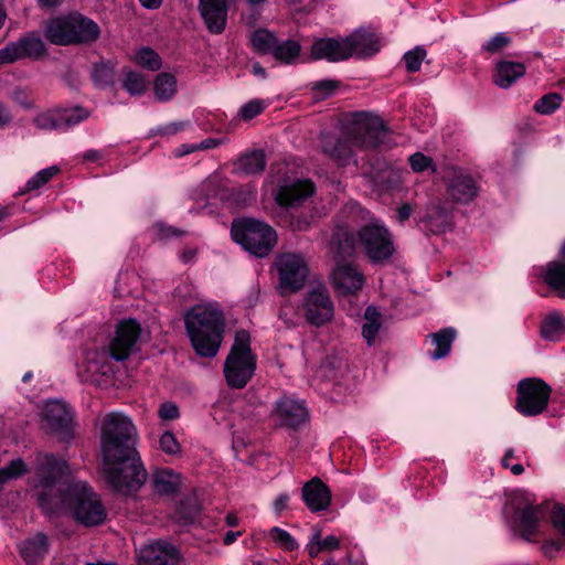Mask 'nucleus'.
Wrapping results in <instances>:
<instances>
[{"instance_id": "obj_26", "label": "nucleus", "mask_w": 565, "mask_h": 565, "mask_svg": "<svg viewBox=\"0 0 565 565\" xmlns=\"http://www.w3.org/2000/svg\"><path fill=\"white\" fill-rule=\"evenodd\" d=\"M49 552V540L43 533L24 540L20 545V555L28 564H35Z\"/></svg>"}, {"instance_id": "obj_45", "label": "nucleus", "mask_w": 565, "mask_h": 565, "mask_svg": "<svg viewBox=\"0 0 565 565\" xmlns=\"http://www.w3.org/2000/svg\"><path fill=\"white\" fill-rule=\"evenodd\" d=\"M136 62L150 71H158L161 67V57L149 47H143L137 52Z\"/></svg>"}, {"instance_id": "obj_12", "label": "nucleus", "mask_w": 565, "mask_h": 565, "mask_svg": "<svg viewBox=\"0 0 565 565\" xmlns=\"http://www.w3.org/2000/svg\"><path fill=\"white\" fill-rule=\"evenodd\" d=\"M36 461L39 486L44 489L42 493L46 492L50 497L57 495L58 490L56 493H53V488L63 477H67L71 473L67 462L53 454L39 455Z\"/></svg>"}, {"instance_id": "obj_53", "label": "nucleus", "mask_w": 565, "mask_h": 565, "mask_svg": "<svg viewBox=\"0 0 565 565\" xmlns=\"http://www.w3.org/2000/svg\"><path fill=\"white\" fill-rule=\"evenodd\" d=\"M20 44L17 42H12L8 44L6 47L0 50V64L12 63L17 60L22 58V53L20 49Z\"/></svg>"}, {"instance_id": "obj_18", "label": "nucleus", "mask_w": 565, "mask_h": 565, "mask_svg": "<svg viewBox=\"0 0 565 565\" xmlns=\"http://www.w3.org/2000/svg\"><path fill=\"white\" fill-rule=\"evenodd\" d=\"M422 230L431 234H443L452 228V211L441 201L431 202L423 216L418 217Z\"/></svg>"}, {"instance_id": "obj_42", "label": "nucleus", "mask_w": 565, "mask_h": 565, "mask_svg": "<svg viewBox=\"0 0 565 565\" xmlns=\"http://www.w3.org/2000/svg\"><path fill=\"white\" fill-rule=\"evenodd\" d=\"M33 122L39 129L43 130L62 129L58 108L36 115L33 119Z\"/></svg>"}, {"instance_id": "obj_44", "label": "nucleus", "mask_w": 565, "mask_h": 565, "mask_svg": "<svg viewBox=\"0 0 565 565\" xmlns=\"http://www.w3.org/2000/svg\"><path fill=\"white\" fill-rule=\"evenodd\" d=\"M269 536L274 543L284 551H295L298 548L297 541L285 530L275 526L269 531Z\"/></svg>"}, {"instance_id": "obj_62", "label": "nucleus", "mask_w": 565, "mask_h": 565, "mask_svg": "<svg viewBox=\"0 0 565 565\" xmlns=\"http://www.w3.org/2000/svg\"><path fill=\"white\" fill-rule=\"evenodd\" d=\"M396 213H397V220L399 222H405L406 220H408L411 217V215L413 213V207L408 203H404L396 210Z\"/></svg>"}, {"instance_id": "obj_29", "label": "nucleus", "mask_w": 565, "mask_h": 565, "mask_svg": "<svg viewBox=\"0 0 565 565\" xmlns=\"http://www.w3.org/2000/svg\"><path fill=\"white\" fill-rule=\"evenodd\" d=\"M235 167L244 174L262 173L266 168V154L263 150L246 152L238 158Z\"/></svg>"}, {"instance_id": "obj_60", "label": "nucleus", "mask_w": 565, "mask_h": 565, "mask_svg": "<svg viewBox=\"0 0 565 565\" xmlns=\"http://www.w3.org/2000/svg\"><path fill=\"white\" fill-rule=\"evenodd\" d=\"M186 124L183 121L170 122L158 128L157 132L161 136H171L183 130Z\"/></svg>"}, {"instance_id": "obj_31", "label": "nucleus", "mask_w": 565, "mask_h": 565, "mask_svg": "<svg viewBox=\"0 0 565 565\" xmlns=\"http://www.w3.org/2000/svg\"><path fill=\"white\" fill-rule=\"evenodd\" d=\"M180 476L170 469H161L153 473L152 483L156 492L172 494L180 486Z\"/></svg>"}, {"instance_id": "obj_8", "label": "nucleus", "mask_w": 565, "mask_h": 565, "mask_svg": "<svg viewBox=\"0 0 565 565\" xmlns=\"http://www.w3.org/2000/svg\"><path fill=\"white\" fill-rule=\"evenodd\" d=\"M231 235L244 249L257 257L267 256L277 243L275 230L268 224L254 218H243L234 222Z\"/></svg>"}, {"instance_id": "obj_39", "label": "nucleus", "mask_w": 565, "mask_h": 565, "mask_svg": "<svg viewBox=\"0 0 565 565\" xmlns=\"http://www.w3.org/2000/svg\"><path fill=\"white\" fill-rule=\"evenodd\" d=\"M255 51L260 54H270L277 43V38L265 29L256 30L250 38Z\"/></svg>"}, {"instance_id": "obj_6", "label": "nucleus", "mask_w": 565, "mask_h": 565, "mask_svg": "<svg viewBox=\"0 0 565 565\" xmlns=\"http://www.w3.org/2000/svg\"><path fill=\"white\" fill-rule=\"evenodd\" d=\"M100 36L99 25L78 11L60 14L47 22L46 40L55 45H90Z\"/></svg>"}, {"instance_id": "obj_38", "label": "nucleus", "mask_w": 565, "mask_h": 565, "mask_svg": "<svg viewBox=\"0 0 565 565\" xmlns=\"http://www.w3.org/2000/svg\"><path fill=\"white\" fill-rule=\"evenodd\" d=\"M58 111L62 129H68L73 126H76L90 116V111L82 106L58 108Z\"/></svg>"}, {"instance_id": "obj_17", "label": "nucleus", "mask_w": 565, "mask_h": 565, "mask_svg": "<svg viewBox=\"0 0 565 565\" xmlns=\"http://www.w3.org/2000/svg\"><path fill=\"white\" fill-rule=\"evenodd\" d=\"M315 192V185L309 180H286L278 188L276 202L286 209H297Z\"/></svg>"}, {"instance_id": "obj_55", "label": "nucleus", "mask_w": 565, "mask_h": 565, "mask_svg": "<svg viewBox=\"0 0 565 565\" xmlns=\"http://www.w3.org/2000/svg\"><path fill=\"white\" fill-rule=\"evenodd\" d=\"M339 86V82L333 79H324L313 84L312 89L320 95L321 98L332 95Z\"/></svg>"}, {"instance_id": "obj_52", "label": "nucleus", "mask_w": 565, "mask_h": 565, "mask_svg": "<svg viewBox=\"0 0 565 565\" xmlns=\"http://www.w3.org/2000/svg\"><path fill=\"white\" fill-rule=\"evenodd\" d=\"M265 109V104L260 99H253L245 105H243L239 109V116L244 120H250L263 113Z\"/></svg>"}, {"instance_id": "obj_10", "label": "nucleus", "mask_w": 565, "mask_h": 565, "mask_svg": "<svg viewBox=\"0 0 565 565\" xmlns=\"http://www.w3.org/2000/svg\"><path fill=\"white\" fill-rule=\"evenodd\" d=\"M275 266L282 295L296 292L305 286L309 268L300 254L282 253L277 257Z\"/></svg>"}, {"instance_id": "obj_23", "label": "nucleus", "mask_w": 565, "mask_h": 565, "mask_svg": "<svg viewBox=\"0 0 565 565\" xmlns=\"http://www.w3.org/2000/svg\"><path fill=\"white\" fill-rule=\"evenodd\" d=\"M301 495L306 507L313 513L327 510L331 502L330 489L317 477L303 484Z\"/></svg>"}, {"instance_id": "obj_30", "label": "nucleus", "mask_w": 565, "mask_h": 565, "mask_svg": "<svg viewBox=\"0 0 565 565\" xmlns=\"http://www.w3.org/2000/svg\"><path fill=\"white\" fill-rule=\"evenodd\" d=\"M544 279L561 298H565V263L558 260L548 263Z\"/></svg>"}, {"instance_id": "obj_11", "label": "nucleus", "mask_w": 565, "mask_h": 565, "mask_svg": "<svg viewBox=\"0 0 565 565\" xmlns=\"http://www.w3.org/2000/svg\"><path fill=\"white\" fill-rule=\"evenodd\" d=\"M42 428L55 435L62 441L74 436L73 413L68 405L61 401H50L41 414Z\"/></svg>"}, {"instance_id": "obj_47", "label": "nucleus", "mask_w": 565, "mask_h": 565, "mask_svg": "<svg viewBox=\"0 0 565 565\" xmlns=\"http://www.w3.org/2000/svg\"><path fill=\"white\" fill-rule=\"evenodd\" d=\"M25 472V463L22 459L10 461L0 469V483H6L11 479L18 478Z\"/></svg>"}, {"instance_id": "obj_19", "label": "nucleus", "mask_w": 565, "mask_h": 565, "mask_svg": "<svg viewBox=\"0 0 565 565\" xmlns=\"http://www.w3.org/2000/svg\"><path fill=\"white\" fill-rule=\"evenodd\" d=\"M230 0H199V11L207 28L213 34H221L227 22Z\"/></svg>"}, {"instance_id": "obj_57", "label": "nucleus", "mask_w": 565, "mask_h": 565, "mask_svg": "<svg viewBox=\"0 0 565 565\" xmlns=\"http://www.w3.org/2000/svg\"><path fill=\"white\" fill-rule=\"evenodd\" d=\"M307 551L310 557H316L323 551L321 544V531H316L309 543L307 544Z\"/></svg>"}, {"instance_id": "obj_2", "label": "nucleus", "mask_w": 565, "mask_h": 565, "mask_svg": "<svg viewBox=\"0 0 565 565\" xmlns=\"http://www.w3.org/2000/svg\"><path fill=\"white\" fill-rule=\"evenodd\" d=\"M347 222L335 225L331 247L340 258L354 255L360 246L371 263L383 264L394 254L395 247L388 230L371 216L360 204L352 203L344 210Z\"/></svg>"}, {"instance_id": "obj_56", "label": "nucleus", "mask_w": 565, "mask_h": 565, "mask_svg": "<svg viewBox=\"0 0 565 565\" xmlns=\"http://www.w3.org/2000/svg\"><path fill=\"white\" fill-rule=\"evenodd\" d=\"M158 415L162 420H173L179 418V407L172 402H164L159 406Z\"/></svg>"}, {"instance_id": "obj_37", "label": "nucleus", "mask_w": 565, "mask_h": 565, "mask_svg": "<svg viewBox=\"0 0 565 565\" xmlns=\"http://www.w3.org/2000/svg\"><path fill=\"white\" fill-rule=\"evenodd\" d=\"M122 88L132 96H140L146 93L148 83L141 73L127 70L121 81Z\"/></svg>"}, {"instance_id": "obj_33", "label": "nucleus", "mask_w": 565, "mask_h": 565, "mask_svg": "<svg viewBox=\"0 0 565 565\" xmlns=\"http://www.w3.org/2000/svg\"><path fill=\"white\" fill-rule=\"evenodd\" d=\"M362 335L369 347L373 345L382 326L381 313L373 306H369L364 312Z\"/></svg>"}, {"instance_id": "obj_9", "label": "nucleus", "mask_w": 565, "mask_h": 565, "mask_svg": "<svg viewBox=\"0 0 565 565\" xmlns=\"http://www.w3.org/2000/svg\"><path fill=\"white\" fill-rule=\"evenodd\" d=\"M552 387L539 377L523 379L516 386L515 409L523 416L544 413L550 403Z\"/></svg>"}, {"instance_id": "obj_24", "label": "nucleus", "mask_w": 565, "mask_h": 565, "mask_svg": "<svg viewBox=\"0 0 565 565\" xmlns=\"http://www.w3.org/2000/svg\"><path fill=\"white\" fill-rule=\"evenodd\" d=\"M478 190L476 181L470 175L457 174L448 181L446 192L452 202L468 204L477 196Z\"/></svg>"}, {"instance_id": "obj_35", "label": "nucleus", "mask_w": 565, "mask_h": 565, "mask_svg": "<svg viewBox=\"0 0 565 565\" xmlns=\"http://www.w3.org/2000/svg\"><path fill=\"white\" fill-rule=\"evenodd\" d=\"M301 51L300 44L295 40L277 41L275 49L270 53L274 58L284 64H292Z\"/></svg>"}, {"instance_id": "obj_16", "label": "nucleus", "mask_w": 565, "mask_h": 565, "mask_svg": "<svg viewBox=\"0 0 565 565\" xmlns=\"http://www.w3.org/2000/svg\"><path fill=\"white\" fill-rule=\"evenodd\" d=\"M349 58H369L381 51L382 39L370 28H360L347 36Z\"/></svg>"}, {"instance_id": "obj_54", "label": "nucleus", "mask_w": 565, "mask_h": 565, "mask_svg": "<svg viewBox=\"0 0 565 565\" xmlns=\"http://www.w3.org/2000/svg\"><path fill=\"white\" fill-rule=\"evenodd\" d=\"M411 168L415 172H423L433 167L431 158L425 156L422 152H416L412 154L408 159Z\"/></svg>"}, {"instance_id": "obj_61", "label": "nucleus", "mask_w": 565, "mask_h": 565, "mask_svg": "<svg viewBox=\"0 0 565 565\" xmlns=\"http://www.w3.org/2000/svg\"><path fill=\"white\" fill-rule=\"evenodd\" d=\"M12 97L13 100L21 105L23 108H31L33 106L32 102L22 89H15Z\"/></svg>"}, {"instance_id": "obj_21", "label": "nucleus", "mask_w": 565, "mask_h": 565, "mask_svg": "<svg viewBox=\"0 0 565 565\" xmlns=\"http://www.w3.org/2000/svg\"><path fill=\"white\" fill-rule=\"evenodd\" d=\"M178 562L177 548L166 542L149 544L139 553V565H177Z\"/></svg>"}, {"instance_id": "obj_25", "label": "nucleus", "mask_w": 565, "mask_h": 565, "mask_svg": "<svg viewBox=\"0 0 565 565\" xmlns=\"http://www.w3.org/2000/svg\"><path fill=\"white\" fill-rule=\"evenodd\" d=\"M206 189L209 192L215 191L221 201H227L238 207L250 205L256 199V190L250 184L227 189L210 182Z\"/></svg>"}, {"instance_id": "obj_58", "label": "nucleus", "mask_w": 565, "mask_h": 565, "mask_svg": "<svg viewBox=\"0 0 565 565\" xmlns=\"http://www.w3.org/2000/svg\"><path fill=\"white\" fill-rule=\"evenodd\" d=\"M514 452L512 449H509L501 459V465L505 469H510V471L514 476H520L524 471V467L521 463H510V459L513 457Z\"/></svg>"}, {"instance_id": "obj_1", "label": "nucleus", "mask_w": 565, "mask_h": 565, "mask_svg": "<svg viewBox=\"0 0 565 565\" xmlns=\"http://www.w3.org/2000/svg\"><path fill=\"white\" fill-rule=\"evenodd\" d=\"M103 473L117 493L132 494L147 480V471L136 449L138 433L124 413H107L100 420Z\"/></svg>"}, {"instance_id": "obj_20", "label": "nucleus", "mask_w": 565, "mask_h": 565, "mask_svg": "<svg viewBox=\"0 0 565 565\" xmlns=\"http://www.w3.org/2000/svg\"><path fill=\"white\" fill-rule=\"evenodd\" d=\"M275 413L281 425L297 428L308 419V411L305 403L288 396L276 402Z\"/></svg>"}, {"instance_id": "obj_34", "label": "nucleus", "mask_w": 565, "mask_h": 565, "mask_svg": "<svg viewBox=\"0 0 565 565\" xmlns=\"http://www.w3.org/2000/svg\"><path fill=\"white\" fill-rule=\"evenodd\" d=\"M153 89L158 100L167 102L177 93V79L172 74L159 73L156 76Z\"/></svg>"}, {"instance_id": "obj_3", "label": "nucleus", "mask_w": 565, "mask_h": 565, "mask_svg": "<svg viewBox=\"0 0 565 565\" xmlns=\"http://www.w3.org/2000/svg\"><path fill=\"white\" fill-rule=\"evenodd\" d=\"M391 135L384 121L366 113L358 114L342 135L321 132L319 151L339 166H347L354 148L374 149L390 147Z\"/></svg>"}, {"instance_id": "obj_50", "label": "nucleus", "mask_w": 565, "mask_h": 565, "mask_svg": "<svg viewBox=\"0 0 565 565\" xmlns=\"http://www.w3.org/2000/svg\"><path fill=\"white\" fill-rule=\"evenodd\" d=\"M160 449L167 455H179L181 446L171 431H164L159 439Z\"/></svg>"}, {"instance_id": "obj_22", "label": "nucleus", "mask_w": 565, "mask_h": 565, "mask_svg": "<svg viewBox=\"0 0 565 565\" xmlns=\"http://www.w3.org/2000/svg\"><path fill=\"white\" fill-rule=\"evenodd\" d=\"M311 56L313 60H327L329 62L348 60L349 51L347 38H324L316 40L311 47Z\"/></svg>"}, {"instance_id": "obj_36", "label": "nucleus", "mask_w": 565, "mask_h": 565, "mask_svg": "<svg viewBox=\"0 0 565 565\" xmlns=\"http://www.w3.org/2000/svg\"><path fill=\"white\" fill-rule=\"evenodd\" d=\"M565 332V318L558 313L553 312L548 315L541 327V334L546 340H557Z\"/></svg>"}, {"instance_id": "obj_48", "label": "nucleus", "mask_w": 565, "mask_h": 565, "mask_svg": "<svg viewBox=\"0 0 565 565\" xmlns=\"http://www.w3.org/2000/svg\"><path fill=\"white\" fill-rule=\"evenodd\" d=\"M426 57V50L422 46H416L404 54V61L406 68L411 73H415L420 70L422 62Z\"/></svg>"}, {"instance_id": "obj_63", "label": "nucleus", "mask_w": 565, "mask_h": 565, "mask_svg": "<svg viewBox=\"0 0 565 565\" xmlns=\"http://www.w3.org/2000/svg\"><path fill=\"white\" fill-rule=\"evenodd\" d=\"M12 121V115L7 106L0 103V129L4 128Z\"/></svg>"}, {"instance_id": "obj_41", "label": "nucleus", "mask_w": 565, "mask_h": 565, "mask_svg": "<svg viewBox=\"0 0 565 565\" xmlns=\"http://www.w3.org/2000/svg\"><path fill=\"white\" fill-rule=\"evenodd\" d=\"M563 97L557 93H550L542 96L533 106V109L541 115H550L562 105Z\"/></svg>"}, {"instance_id": "obj_15", "label": "nucleus", "mask_w": 565, "mask_h": 565, "mask_svg": "<svg viewBox=\"0 0 565 565\" xmlns=\"http://www.w3.org/2000/svg\"><path fill=\"white\" fill-rule=\"evenodd\" d=\"M337 258V265L331 274L334 289L341 296L355 294L365 282L363 273L353 264L343 262L345 258L338 255Z\"/></svg>"}, {"instance_id": "obj_32", "label": "nucleus", "mask_w": 565, "mask_h": 565, "mask_svg": "<svg viewBox=\"0 0 565 565\" xmlns=\"http://www.w3.org/2000/svg\"><path fill=\"white\" fill-rule=\"evenodd\" d=\"M542 515V509L533 505H529L518 513L519 527L524 539L530 540L531 535L534 534Z\"/></svg>"}, {"instance_id": "obj_43", "label": "nucleus", "mask_w": 565, "mask_h": 565, "mask_svg": "<svg viewBox=\"0 0 565 565\" xmlns=\"http://www.w3.org/2000/svg\"><path fill=\"white\" fill-rule=\"evenodd\" d=\"M18 43L21 45L22 58L24 57H39L44 51L45 46L39 36H28L20 39Z\"/></svg>"}, {"instance_id": "obj_51", "label": "nucleus", "mask_w": 565, "mask_h": 565, "mask_svg": "<svg viewBox=\"0 0 565 565\" xmlns=\"http://www.w3.org/2000/svg\"><path fill=\"white\" fill-rule=\"evenodd\" d=\"M200 509L194 500H186L182 502L178 509V515L183 523L192 522L199 514Z\"/></svg>"}, {"instance_id": "obj_64", "label": "nucleus", "mask_w": 565, "mask_h": 565, "mask_svg": "<svg viewBox=\"0 0 565 565\" xmlns=\"http://www.w3.org/2000/svg\"><path fill=\"white\" fill-rule=\"evenodd\" d=\"M322 548L324 550H337L340 546V541L334 535H328L324 540H321Z\"/></svg>"}, {"instance_id": "obj_46", "label": "nucleus", "mask_w": 565, "mask_h": 565, "mask_svg": "<svg viewBox=\"0 0 565 565\" xmlns=\"http://www.w3.org/2000/svg\"><path fill=\"white\" fill-rule=\"evenodd\" d=\"M57 172L58 168L54 166L46 169H42L26 182L25 190L33 191L40 189L45 183H47Z\"/></svg>"}, {"instance_id": "obj_40", "label": "nucleus", "mask_w": 565, "mask_h": 565, "mask_svg": "<svg viewBox=\"0 0 565 565\" xmlns=\"http://www.w3.org/2000/svg\"><path fill=\"white\" fill-rule=\"evenodd\" d=\"M92 78L97 87L105 88L114 84L115 71L113 66L107 63H98L93 67Z\"/></svg>"}, {"instance_id": "obj_7", "label": "nucleus", "mask_w": 565, "mask_h": 565, "mask_svg": "<svg viewBox=\"0 0 565 565\" xmlns=\"http://www.w3.org/2000/svg\"><path fill=\"white\" fill-rule=\"evenodd\" d=\"M250 337L245 330L236 332L234 343L224 363L226 383L232 388H243L256 369V358L250 350Z\"/></svg>"}, {"instance_id": "obj_28", "label": "nucleus", "mask_w": 565, "mask_h": 565, "mask_svg": "<svg viewBox=\"0 0 565 565\" xmlns=\"http://www.w3.org/2000/svg\"><path fill=\"white\" fill-rule=\"evenodd\" d=\"M457 337V331L452 327L443 328L437 332L430 333L429 338L436 349L430 353L433 360L446 358L451 350V345Z\"/></svg>"}, {"instance_id": "obj_49", "label": "nucleus", "mask_w": 565, "mask_h": 565, "mask_svg": "<svg viewBox=\"0 0 565 565\" xmlns=\"http://www.w3.org/2000/svg\"><path fill=\"white\" fill-rule=\"evenodd\" d=\"M286 222L288 223V226L291 231L306 232L311 226L312 217L310 215L303 214V213H298V214L290 213L287 216Z\"/></svg>"}, {"instance_id": "obj_4", "label": "nucleus", "mask_w": 565, "mask_h": 565, "mask_svg": "<svg viewBox=\"0 0 565 565\" xmlns=\"http://www.w3.org/2000/svg\"><path fill=\"white\" fill-rule=\"evenodd\" d=\"M38 503L45 514L52 516L70 512L77 523L86 527L98 526L107 518L99 495L83 481L63 482L57 495L50 497L43 492L38 495Z\"/></svg>"}, {"instance_id": "obj_13", "label": "nucleus", "mask_w": 565, "mask_h": 565, "mask_svg": "<svg viewBox=\"0 0 565 565\" xmlns=\"http://www.w3.org/2000/svg\"><path fill=\"white\" fill-rule=\"evenodd\" d=\"M305 316L309 323L320 327L330 321L334 313L333 302L324 286L310 289L303 300Z\"/></svg>"}, {"instance_id": "obj_59", "label": "nucleus", "mask_w": 565, "mask_h": 565, "mask_svg": "<svg viewBox=\"0 0 565 565\" xmlns=\"http://www.w3.org/2000/svg\"><path fill=\"white\" fill-rule=\"evenodd\" d=\"M554 526L565 536V507H558L552 515Z\"/></svg>"}, {"instance_id": "obj_5", "label": "nucleus", "mask_w": 565, "mask_h": 565, "mask_svg": "<svg viewBox=\"0 0 565 565\" xmlns=\"http://www.w3.org/2000/svg\"><path fill=\"white\" fill-rule=\"evenodd\" d=\"M184 323L195 353L202 358H214L224 335L222 310L212 305H196L185 312Z\"/></svg>"}, {"instance_id": "obj_27", "label": "nucleus", "mask_w": 565, "mask_h": 565, "mask_svg": "<svg viewBox=\"0 0 565 565\" xmlns=\"http://www.w3.org/2000/svg\"><path fill=\"white\" fill-rule=\"evenodd\" d=\"M525 72L526 67L523 63L502 60L497 63V85L509 88L523 77Z\"/></svg>"}, {"instance_id": "obj_14", "label": "nucleus", "mask_w": 565, "mask_h": 565, "mask_svg": "<svg viewBox=\"0 0 565 565\" xmlns=\"http://www.w3.org/2000/svg\"><path fill=\"white\" fill-rule=\"evenodd\" d=\"M141 334L140 324L132 319L118 323L115 338L109 343L110 356L116 361H124L137 350V342Z\"/></svg>"}]
</instances>
